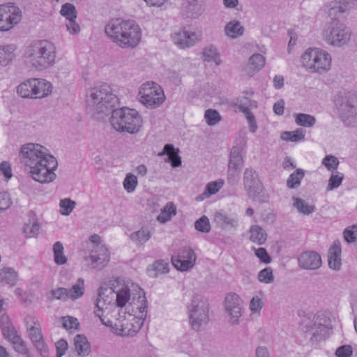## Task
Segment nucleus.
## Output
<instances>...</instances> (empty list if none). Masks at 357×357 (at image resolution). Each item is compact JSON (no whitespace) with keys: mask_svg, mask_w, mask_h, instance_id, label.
Here are the masks:
<instances>
[{"mask_svg":"<svg viewBox=\"0 0 357 357\" xmlns=\"http://www.w3.org/2000/svg\"><path fill=\"white\" fill-rule=\"evenodd\" d=\"M47 151L45 147L34 143L23 144L19 151L20 163L29 167L31 177L40 183H51L56 176L57 160Z\"/></svg>","mask_w":357,"mask_h":357,"instance_id":"obj_1","label":"nucleus"},{"mask_svg":"<svg viewBox=\"0 0 357 357\" xmlns=\"http://www.w3.org/2000/svg\"><path fill=\"white\" fill-rule=\"evenodd\" d=\"M105 32L121 48H135L142 37L141 29L133 20H112L105 26Z\"/></svg>","mask_w":357,"mask_h":357,"instance_id":"obj_2","label":"nucleus"},{"mask_svg":"<svg viewBox=\"0 0 357 357\" xmlns=\"http://www.w3.org/2000/svg\"><path fill=\"white\" fill-rule=\"evenodd\" d=\"M24 56L32 67L43 70L54 63L56 47L47 40L36 41L26 48Z\"/></svg>","mask_w":357,"mask_h":357,"instance_id":"obj_3","label":"nucleus"},{"mask_svg":"<svg viewBox=\"0 0 357 357\" xmlns=\"http://www.w3.org/2000/svg\"><path fill=\"white\" fill-rule=\"evenodd\" d=\"M109 121L117 132L137 133L143 124V120L139 112L127 107L112 110Z\"/></svg>","mask_w":357,"mask_h":357,"instance_id":"obj_4","label":"nucleus"},{"mask_svg":"<svg viewBox=\"0 0 357 357\" xmlns=\"http://www.w3.org/2000/svg\"><path fill=\"white\" fill-rule=\"evenodd\" d=\"M301 326L304 333L311 335L310 341L312 344L326 340L333 328L331 319L323 312L317 313L313 318L303 317L301 321Z\"/></svg>","mask_w":357,"mask_h":357,"instance_id":"obj_5","label":"nucleus"},{"mask_svg":"<svg viewBox=\"0 0 357 357\" xmlns=\"http://www.w3.org/2000/svg\"><path fill=\"white\" fill-rule=\"evenodd\" d=\"M86 103L91 112L107 114L119 105V98L112 91H89Z\"/></svg>","mask_w":357,"mask_h":357,"instance_id":"obj_6","label":"nucleus"},{"mask_svg":"<svg viewBox=\"0 0 357 357\" xmlns=\"http://www.w3.org/2000/svg\"><path fill=\"white\" fill-rule=\"evenodd\" d=\"M303 66L310 73L324 74L331 67V56L326 51L317 47L307 48L301 56Z\"/></svg>","mask_w":357,"mask_h":357,"instance_id":"obj_7","label":"nucleus"},{"mask_svg":"<svg viewBox=\"0 0 357 357\" xmlns=\"http://www.w3.org/2000/svg\"><path fill=\"white\" fill-rule=\"evenodd\" d=\"M322 35L326 43L337 47L347 45L351 39L349 29L335 17L325 25Z\"/></svg>","mask_w":357,"mask_h":357,"instance_id":"obj_8","label":"nucleus"},{"mask_svg":"<svg viewBox=\"0 0 357 357\" xmlns=\"http://www.w3.org/2000/svg\"><path fill=\"white\" fill-rule=\"evenodd\" d=\"M243 185L248 197L253 202L265 203L268 201L269 195L260 181L257 172L253 168L245 169Z\"/></svg>","mask_w":357,"mask_h":357,"instance_id":"obj_9","label":"nucleus"},{"mask_svg":"<svg viewBox=\"0 0 357 357\" xmlns=\"http://www.w3.org/2000/svg\"><path fill=\"white\" fill-rule=\"evenodd\" d=\"M92 245L89 255L84 257V260L88 266L98 271L104 268L108 264L110 255L107 248L101 243L100 237L97 234L90 236Z\"/></svg>","mask_w":357,"mask_h":357,"instance_id":"obj_10","label":"nucleus"},{"mask_svg":"<svg viewBox=\"0 0 357 357\" xmlns=\"http://www.w3.org/2000/svg\"><path fill=\"white\" fill-rule=\"evenodd\" d=\"M189 321L192 329L199 331L209 321L208 303L199 296L192 297L188 305Z\"/></svg>","mask_w":357,"mask_h":357,"instance_id":"obj_11","label":"nucleus"},{"mask_svg":"<svg viewBox=\"0 0 357 357\" xmlns=\"http://www.w3.org/2000/svg\"><path fill=\"white\" fill-rule=\"evenodd\" d=\"M334 102L343 122L346 123L354 119L357 98L351 91H339L334 97Z\"/></svg>","mask_w":357,"mask_h":357,"instance_id":"obj_12","label":"nucleus"},{"mask_svg":"<svg viewBox=\"0 0 357 357\" xmlns=\"http://www.w3.org/2000/svg\"><path fill=\"white\" fill-rule=\"evenodd\" d=\"M225 317L231 326L240 324V319L244 313L243 302L236 293L228 294L224 300Z\"/></svg>","mask_w":357,"mask_h":357,"instance_id":"obj_13","label":"nucleus"},{"mask_svg":"<svg viewBox=\"0 0 357 357\" xmlns=\"http://www.w3.org/2000/svg\"><path fill=\"white\" fill-rule=\"evenodd\" d=\"M22 19L20 9L11 4L0 6V30L8 31Z\"/></svg>","mask_w":357,"mask_h":357,"instance_id":"obj_14","label":"nucleus"},{"mask_svg":"<svg viewBox=\"0 0 357 357\" xmlns=\"http://www.w3.org/2000/svg\"><path fill=\"white\" fill-rule=\"evenodd\" d=\"M147 300L144 296V294L142 295H139L137 298V303H136L134 301L132 303H130V305H133L134 307H136L138 310L139 314L137 315V318H139L142 321L140 324L136 327L135 329H131L128 327V324L121 325V328L119 331L117 332V334L121 336H128L132 335L134 333H137L141 326L143 324V321L145 319L147 313Z\"/></svg>","mask_w":357,"mask_h":357,"instance_id":"obj_15","label":"nucleus"},{"mask_svg":"<svg viewBox=\"0 0 357 357\" xmlns=\"http://www.w3.org/2000/svg\"><path fill=\"white\" fill-rule=\"evenodd\" d=\"M179 9L181 16L190 19H197L205 10L202 0H182Z\"/></svg>","mask_w":357,"mask_h":357,"instance_id":"obj_16","label":"nucleus"},{"mask_svg":"<svg viewBox=\"0 0 357 357\" xmlns=\"http://www.w3.org/2000/svg\"><path fill=\"white\" fill-rule=\"evenodd\" d=\"M172 39L178 47L185 49L192 47L199 42L202 40V33L183 29L175 33L172 36Z\"/></svg>","mask_w":357,"mask_h":357,"instance_id":"obj_17","label":"nucleus"},{"mask_svg":"<svg viewBox=\"0 0 357 357\" xmlns=\"http://www.w3.org/2000/svg\"><path fill=\"white\" fill-rule=\"evenodd\" d=\"M298 265L303 269L315 271L321 266L322 261L320 255L315 251H305L299 255L297 259Z\"/></svg>","mask_w":357,"mask_h":357,"instance_id":"obj_18","label":"nucleus"},{"mask_svg":"<svg viewBox=\"0 0 357 357\" xmlns=\"http://www.w3.org/2000/svg\"><path fill=\"white\" fill-rule=\"evenodd\" d=\"M139 99L146 107L153 109L161 105L166 97L164 91H139Z\"/></svg>","mask_w":357,"mask_h":357,"instance_id":"obj_19","label":"nucleus"},{"mask_svg":"<svg viewBox=\"0 0 357 357\" xmlns=\"http://www.w3.org/2000/svg\"><path fill=\"white\" fill-rule=\"evenodd\" d=\"M213 222L223 229L231 228L236 229L238 227V219L230 215L223 211H216L213 216Z\"/></svg>","mask_w":357,"mask_h":357,"instance_id":"obj_20","label":"nucleus"},{"mask_svg":"<svg viewBox=\"0 0 357 357\" xmlns=\"http://www.w3.org/2000/svg\"><path fill=\"white\" fill-rule=\"evenodd\" d=\"M357 4V0H333L326 6V12L329 16L335 17L344 13L351 5Z\"/></svg>","mask_w":357,"mask_h":357,"instance_id":"obj_21","label":"nucleus"},{"mask_svg":"<svg viewBox=\"0 0 357 357\" xmlns=\"http://www.w3.org/2000/svg\"><path fill=\"white\" fill-rule=\"evenodd\" d=\"M108 290L107 289H104L102 287L99 289L98 298L96 302V306L98 310L94 312L96 315L99 317L102 324L107 326H112V321L110 320L105 321L102 318V314H100V312H102L104 308L106 307V306L111 302V301H108L107 296L106 295V292Z\"/></svg>","mask_w":357,"mask_h":357,"instance_id":"obj_22","label":"nucleus"},{"mask_svg":"<svg viewBox=\"0 0 357 357\" xmlns=\"http://www.w3.org/2000/svg\"><path fill=\"white\" fill-rule=\"evenodd\" d=\"M26 329L29 336L33 344L43 338L40 324L37 319L31 316H27L25 319Z\"/></svg>","mask_w":357,"mask_h":357,"instance_id":"obj_23","label":"nucleus"},{"mask_svg":"<svg viewBox=\"0 0 357 357\" xmlns=\"http://www.w3.org/2000/svg\"><path fill=\"white\" fill-rule=\"evenodd\" d=\"M341 246L339 241H335L328 251V266L331 268L339 271L342 266Z\"/></svg>","mask_w":357,"mask_h":357,"instance_id":"obj_24","label":"nucleus"},{"mask_svg":"<svg viewBox=\"0 0 357 357\" xmlns=\"http://www.w3.org/2000/svg\"><path fill=\"white\" fill-rule=\"evenodd\" d=\"M52 84L45 79L30 78L20 83L16 89H50Z\"/></svg>","mask_w":357,"mask_h":357,"instance_id":"obj_25","label":"nucleus"},{"mask_svg":"<svg viewBox=\"0 0 357 357\" xmlns=\"http://www.w3.org/2000/svg\"><path fill=\"white\" fill-rule=\"evenodd\" d=\"M74 344L77 354L81 357H86L91 353V345L87 338L78 334L74 338Z\"/></svg>","mask_w":357,"mask_h":357,"instance_id":"obj_26","label":"nucleus"},{"mask_svg":"<svg viewBox=\"0 0 357 357\" xmlns=\"http://www.w3.org/2000/svg\"><path fill=\"white\" fill-rule=\"evenodd\" d=\"M266 63V59L265 57L261 55V54H254L252 55L248 63V74H249L250 76H252V75L261 70Z\"/></svg>","mask_w":357,"mask_h":357,"instance_id":"obj_27","label":"nucleus"},{"mask_svg":"<svg viewBox=\"0 0 357 357\" xmlns=\"http://www.w3.org/2000/svg\"><path fill=\"white\" fill-rule=\"evenodd\" d=\"M179 150L175 149L172 144H167L165 145L163 151L160 155H167L168 156V161L171 163L172 167H178L181 165V159L178 155Z\"/></svg>","mask_w":357,"mask_h":357,"instance_id":"obj_28","label":"nucleus"},{"mask_svg":"<svg viewBox=\"0 0 357 357\" xmlns=\"http://www.w3.org/2000/svg\"><path fill=\"white\" fill-rule=\"evenodd\" d=\"M151 237V233L149 228L146 226L142 227V228L130 234V238L137 245H143Z\"/></svg>","mask_w":357,"mask_h":357,"instance_id":"obj_29","label":"nucleus"},{"mask_svg":"<svg viewBox=\"0 0 357 357\" xmlns=\"http://www.w3.org/2000/svg\"><path fill=\"white\" fill-rule=\"evenodd\" d=\"M0 325L2 334L6 340L10 341L14 337L17 335L16 334V331L15 330V328L13 327L8 315L3 314L1 316Z\"/></svg>","mask_w":357,"mask_h":357,"instance_id":"obj_30","label":"nucleus"},{"mask_svg":"<svg viewBox=\"0 0 357 357\" xmlns=\"http://www.w3.org/2000/svg\"><path fill=\"white\" fill-rule=\"evenodd\" d=\"M244 32V27L240 22L234 20L228 22L225 26V33L230 38H236L241 36Z\"/></svg>","mask_w":357,"mask_h":357,"instance_id":"obj_31","label":"nucleus"},{"mask_svg":"<svg viewBox=\"0 0 357 357\" xmlns=\"http://www.w3.org/2000/svg\"><path fill=\"white\" fill-rule=\"evenodd\" d=\"M15 47L13 45L0 46V65L6 66L15 58Z\"/></svg>","mask_w":357,"mask_h":357,"instance_id":"obj_32","label":"nucleus"},{"mask_svg":"<svg viewBox=\"0 0 357 357\" xmlns=\"http://www.w3.org/2000/svg\"><path fill=\"white\" fill-rule=\"evenodd\" d=\"M245 146V142L243 141L241 142V147L234 146L231 149L228 165H230L231 167H242L243 160L241 154V152Z\"/></svg>","mask_w":357,"mask_h":357,"instance_id":"obj_33","label":"nucleus"},{"mask_svg":"<svg viewBox=\"0 0 357 357\" xmlns=\"http://www.w3.org/2000/svg\"><path fill=\"white\" fill-rule=\"evenodd\" d=\"M18 279L17 273L13 268L4 267L0 269V282L14 286Z\"/></svg>","mask_w":357,"mask_h":357,"instance_id":"obj_34","label":"nucleus"},{"mask_svg":"<svg viewBox=\"0 0 357 357\" xmlns=\"http://www.w3.org/2000/svg\"><path fill=\"white\" fill-rule=\"evenodd\" d=\"M250 239L253 243L262 245L267 238L266 231L259 225H252L250 228Z\"/></svg>","mask_w":357,"mask_h":357,"instance_id":"obj_35","label":"nucleus"},{"mask_svg":"<svg viewBox=\"0 0 357 357\" xmlns=\"http://www.w3.org/2000/svg\"><path fill=\"white\" fill-rule=\"evenodd\" d=\"M176 213V208L173 202H168L161 210L160 213L157 217V220L161 223H165L171 220L172 216Z\"/></svg>","mask_w":357,"mask_h":357,"instance_id":"obj_36","label":"nucleus"},{"mask_svg":"<svg viewBox=\"0 0 357 357\" xmlns=\"http://www.w3.org/2000/svg\"><path fill=\"white\" fill-rule=\"evenodd\" d=\"M111 294H116V305L119 307H123L130 299V291L127 287H123L116 293L114 291L109 290Z\"/></svg>","mask_w":357,"mask_h":357,"instance_id":"obj_37","label":"nucleus"},{"mask_svg":"<svg viewBox=\"0 0 357 357\" xmlns=\"http://www.w3.org/2000/svg\"><path fill=\"white\" fill-rule=\"evenodd\" d=\"M292 199L294 200V207H295L299 213L305 215H309L315 210V206L314 205L308 204L303 199L293 197Z\"/></svg>","mask_w":357,"mask_h":357,"instance_id":"obj_38","label":"nucleus"},{"mask_svg":"<svg viewBox=\"0 0 357 357\" xmlns=\"http://www.w3.org/2000/svg\"><path fill=\"white\" fill-rule=\"evenodd\" d=\"M202 54L204 57V59L208 62L213 61L215 63L216 65H220L221 63V59L220 58V54L218 52V50L213 45L206 46L203 50Z\"/></svg>","mask_w":357,"mask_h":357,"instance_id":"obj_39","label":"nucleus"},{"mask_svg":"<svg viewBox=\"0 0 357 357\" xmlns=\"http://www.w3.org/2000/svg\"><path fill=\"white\" fill-rule=\"evenodd\" d=\"M54 261L57 265H63L67 263L68 259L64 255V248L60 241L53 245Z\"/></svg>","mask_w":357,"mask_h":357,"instance_id":"obj_40","label":"nucleus"},{"mask_svg":"<svg viewBox=\"0 0 357 357\" xmlns=\"http://www.w3.org/2000/svg\"><path fill=\"white\" fill-rule=\"evenodd\" d=\"M305 176V172L301 169H297L290 174L287 180V185L290 189H296L301 185V180Z\"/></svg>","mask_w":357,"mask_h":357,"instance_id":"obj_41","label":"nucleus"},{"mask_svg":"<svg viewBox=\"0 0 357 357\" xmlns=\"http://www.w3.org/2000/svg\"><path fill=\"white\" fill-rule=\"evenodd\" d=\"M69 292L68 297L71 300H76L82 297L84 292V281L82 278H79L76 283L70 289H68Z\"/></svg>","mask_w":357,"mask_h":357,"instance_id":"obj_42","label":"nucleus"},{"mask_svg":"<svg viewBox=\"0 0 357 357\" xmlns=\"http://www.w3.org/2000/svg\"><path fill=\"white\" fill-rule=\"evenodd\" d=\"M172 263L177 270L180 271H187L191 269L195 264L196 260L192 259H177V258H172Z\"/></svg>","mask_w":357,"mask_h":357,"instance_id":"obj_43","label":"nucleus"},{"mask_svg":"<svg viewBox=\"0 0 357 357\" xmlns=\"http://www.w3.org/2000/svg\"><path fill=\"white\" fill-rule=\"evenodd\" d=\"M305 132L302 129H297L295 131H284L281 134V138L285 141L296 142L303 139Z\"/></svg>","mask_w":357,"mask_h":357,"instance_id":"obj_44","label":"nucleus"},{"mask_svg":"<svg viewBox=\"0 0 357 357\" xmlns=\"http://www.w3.org/2000/svg\"><path fill=\"white\" fill-rule=\"evenodd\" d=\"M295 122L298 126L309 128L314 125L316 119L312 115L300 113L296 115Z\"/></svg>","mask_w":357,"mask_h":357,"instance_id":"obj_45","label":"nucleus"},{"mask_svg":"<svg viewBox=\"0 0 357 357\" xmlns=\"http://www.w3.org/2000/svg\"><path fill=\"white\" fill-rule=\"evenodd\" d=\"M19 96L24 98H43L49 96L51 91H16Z\"/></svg>","mask_w":357,"mask_h":357,"instance_id":"obj_46","label":"nucleus"},{"mask_svg":"<svg viewBox=\"0 0 357 357\" xmlns=\"http://www.w3.org/2000/svg\"><path fill=\"white\" fill-rule=\"evenodd\" d=\"M137 184V178L135 174L132 173H128L126 174L123 182V185L127 192H133L135 190Z\"/></svg>","mask_w":357,"mask_h":357,"instance_id":"obj_47","label":"nucleus"},{"mask_svg":"<svg viewBox=\"0 0 357 357\" xmlns=\"http://www.w3.org/2000/svg\"><path fill=\"white\" fill-rule=\"evenodd\" d=\"M60 14L65 17L66 20L77 19V12L75 6L70 3H66L61 6Z\"/></svg>","mask_w":357,"mask_h":357,"instance_id":"obj_48","label":"nucleus"},{"mask_svg":"<svg viewBox=\"0 0 357 357\" xmlns=\"http://www.w3.org/2000/svg\"><path fill=\"white\" fill-rule=\"evenodd\" d=\"M39 225L36 222L29 221L24 224L23 233L26 238H35L38 234Z\"/></svg>","mask_w":357,"mask_h":357,"instance_id":"obj_49","label":"nucleus"},{"mask_svg":"<svg viewBox=\"0 0 357 357\" xmlns=\"http://www.w3.org/2000/svg\"><path fill=\"white\" fill-rule=\"evenodd\" d=\"M60 213L63 215H69L76 206V202L69 198L61 199L59 203Z\"/></svg>","mask_w":357,"mask_h":357,"instance_id":"obj_50","label":"nucleus"},{"mask_svg":"<svg viewBox=\"0 0 357 357\" xmlns=\"http://www.w3.org/2000/svg\"><path fill=\"white\" fill-rule=\"evenodd\" d=\"M204 118L208 125L215 126L219 123L221 120V116L219 112L213 109H208L206 110L204 114Z\"/></svg>","mask_w":357,"mask_h":357,"instance_id":"obj_51","label":"nucleus"},{"mask_svg":"<svg viewBox=\"0 0 357 357\" xmlns=\"http://www.w3.org/2000/svg\"><path fill=\"white\" fill-rule=\"evenodd\" d=\"M251 101L245 97L237 98L234 102V107H236L239 112L246 114L251 112L249 107L251 106Z\"/></svg>","mask_w":357,"mask_h":357,"instance_id":"obj_52","label":"nucleus"},{"mask_svg":"<svg viewBox=\"0 0 357 357\" xmlns=\"http://www.w3.org/2000/svg\"><path fill=\"white\" fill-rule=\"evenodd\" d=\"M258 280L265 284H271L274 282V276L271 267H266L259 271L258 274Z\"/></svg>","mask_w":357,"mask_h":357,"instance_id":"obj_53","label":"nucleus"},{"mask_svg":"<svg viewBox=\"0 0 357 357\" xmlns=\"http://www.w3.org/2000/svg\"><path fill=\"white\" fill-rule=\"evenodd\" d=\"M343 178L344 175L340 172H336L335 173L332 174L328 180L327 190H331L338 188L341 185Z\"/></svg>","mask_w":357,"mask_h":357,"instance_id":"obj_54","label":"nucleus"},{"mask_svg":"<svg viewBox=\"0 0 357 357\" xmlns=\"http://www.w3.org/2000/svg\"><path fill=\"white\" fill-rule=\"evenodd\" d=\"M172 258H177V259H192L196 260L197 257L192 249L189 247H184L181 248L176 255H174Z\"/></svg>","mask_w":357,"mask_h":357,"instance_id":"obj_55","label":"nucleus"},{"mask_svg":"<svg viewBox=\"0 0 357 357\" xmlns=\"http://www.w3.org/2000/svg\"><path fill=\"white\" fill-rule=\"evenodd\" d=\"M195 227L197 230L202 233H208L211 229L209 220L205 215L202 216L195 222Z\"/></svg>","mask_w":357,"mask_h":357,"instance_id":"obj_56","label":"nucleus"},{"mask_svg":"<svg viewBox=\"0 0 357 357\" xmlns=\"http://www.w3.org/2000/svg\"><path fill=\"white\" fill-rule=\"evenodd\" d=\"M52 297L50 298V300L52 299H57V300H62V301H66L69 299L68 294L69 292L68 291V289L64 287H59L55 289H53L50 292Z\"/></svg>","mask_w":357,"mask_h":357,"instance_id":"obj_57","label":"nucleus"},{"mask_svg":"<svg viewBox=\"0 0 357 357\" xmlns=\"http://www.w3.org/2000/svg\"><path fill=\"white\" fill-rule=\"evenodd\" d=\"M338 159L334 155H326L323 160L321 164L324 165L329 171L336 169L339 165Z\"/></svg>","mask_w":357,"mask_h":357,"instance_id":"obj_58","label":"nucleus"},{"mask_svg":"<svg viewBox=\"0 0 357 357\" xmlns=\"http://www.w3.org/2000/svg\"><path fill=\"white\" fill-rule=\"evenodd\" d=\"M63 326L66 330H77L79 323L77 319L73 317H63Z\"/></svg>","mask_w":357,"mask_h":357,"instance_id":"obj_59","label":"nucleus"},{"mask_svg":"<svg viewBox=\"0 0 357 357\" xmlns=\"http://www.w3.org/2000/svg\"><path fill=\"white\" fill-rule=\"evenodd\" d=\"M10 342L13 344V347L17 352L22 354L26 353L27 349L26 344L19 335L14 337L10 340Z\"/></svg>","mask_w":357,"mask_h":357,"instance_id":"obj_60","label":"nucleus"},{"mask_svg":"<svg viewBox=\"0 0 357 357\" xmlns=\"http://www.w3.org/2000/svg\"><path fill=\"white\" fill-rule=\"evenodd\" d=\"M153 270L155 271V276L159 274H165L169 272V264L165 260H158L153 264Z\"/></svg>","mask_w":357,"mask_h":357,"instance_id":"obj_61","label":"nucleus"},{"mask_svg":"<svg viewBox=\"0 0 357 357\" xmlns=\"http://www.w3.org/2000/svg\"><path fill=\"white\" fill-rule=\"evenodd\" d=\"M222 181L210 182L206 186V194H208V195L210 197L211 195L218 192L219 190L222 187Z\"/></svg>","mask_w":357,"mask_h":357,"instance_id":"obj_62","label":"nucleus"},{"mask_svg":"<svg viewBox=\"0 0 357 357\" xmlns=\"http://www.w3.org/2000/svg\"><path fill=\"white\" fill-rule=\"evenodd\" d=\"M344 237L348 243L357 240V226L353 225L351 227L347 228L344 231Z\"/></svg>","mask_w":357,"mask_h":357,"instance_id":"obj_63","label":"nucleus"},{"mask_svg":"<svg viewBox=\"0 0 357 357\" xmlns=\"http://www.w3.org/2000/svg\"><path fill=\"white\" fill-rule=\"evenodd\" d=\"M353 354L351 345H342L338 347L335 351V355L337 357H351Z\"/></svg>","mask_w":357,"mask_h":357,"instance_id":"obj_64","label":"nucleus"}]
</instances>
